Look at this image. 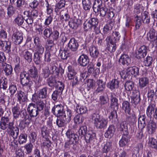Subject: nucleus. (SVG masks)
<instances>
[{"label": "nucleus", "instance_id": "f257e3e1", "mask_svg": "<svg viewBox=\"0 0 157 157\" xmlns=\"http://www.w3.org/2000/svg\"><path fill=\"white\" fill-rule=\"evenodd\" d=\"M79 136H84L85 141L87 144H93L96 139V134L91 131H88L87 127L83 125L80 127L78 131Z\"/></svg>", "mask_w": 157, "mask_h": 157}, {"label": "nucleus", "instance_id": "f03ea898", "mask_svg": "<svg viewBox=\"0 0 157 157\" xmlns=\"http://www.w3.org/2000/svg\"><path fill=\"white\" fill-rule=\"evenodd\" d=\"M92 119L94 121V124L97 128L98 129L106 128L108 120L106 118L100 117L98 113H93L92 117Z\"/></svg>", "mask_w": 157, "mask_h": 157}, {"label": "nucleus", "instance_id": "7ed1b4c3", "mask_svg": "<svg viewBox=\"0 0 157 157\" xmlns=\"http://www.w3.org/2000/svg\"><path fill=\"white\" fill-rule=\"evenodd\" d=\"M139 68L136 66L128 67L126 70L125 74H124L121 75V78L124 79L126 78H128V76L136 77L139 75Z\"/></svg>", "mask_w": 157, "mask_h": 157}, {"label": "nucleus", "instance_id": "20e7f679", "mask_svg": "<svg viewBox=\"0 0 157 157\" xmlns=\"http://www.w3.org/2000/svg\"><path fill=\"white\" fill-rule=\"evenodd\" d=\"M47 83L48 85L50 87V88L52 89V90L54 87L56 86V85H59V84L61 85V86L59 87V89L61 91H63V90L64 86L63 83L59 81L57 82L55 78L52 76L50 77L47 79Z\"/></svg>", "mask_w": 157, "mask_h": 157}, {"label": "nucleus", "instance_id": "39448f33", "mask_svg": "<svg viewBox=\"0 0 157 157\" xmlns=\"http://www.w3.org/2000/svg\"><path fill=\"white\" fill-rule=\"evenodd\" d=\"M146 114L148 117L151 118L152 115L153 117L157 120V107L154 104H151L147 107Z\"/></svg>", "mask_w": 157, "mask_h": 157}, {"label": "nucleus", "instance_id": "423d86ee", "mask_svg": "<svg viewBox=\"0 0 157 157\" xmlns=\"http://www.w3.org/2000/svg\"><path fill=\"white\" fill-rule=\"evenodd\" d=\"M13 125L14 123L13 122L9 123V130L8 131V134L15 140L17 138L19 133V129L17 127H14Z\"/></svg>", "mask_w": 157, "mask_h": 157}, {"label": "nucleus", "instance_id": "0eeeda50", "mask_svg": "<svg viewBox=\"0 0 157 157\" xmlns=\"http://www.w3.org/2000/svg\"><path fill=\"white\" fill-rule=\"evenodd\" d=\"M33 49L35 51V53L42 55L44 51V48L40 43L39 38L36 37L34 39Z\"/></svg>", "mask_w": 157, "mask_h": 157}, {"label": "nucleus", "instance_id": "6e6552de", "mask_svg": "<svg viewBox=\"0 0 157 157\" xmlns=\"http://www.w3.org/2000/svg\"><path fill=\"white\" fill-rule=\"evenodd\" d=\"M27 110L31 117H36L40 112L36 108V105L33 103H30L28 105Z\"/></svg>", "mask_w": 157, "mask_h": 157}, {"label": "nucleus", "instance_id": "1a4fd4ad", "mask_svg": "<svg viewBox=\"0 0 157 157\" xmlns=\"http://www.w3.org/2000/svg\"><path fill=\"white\" fill-rule=\"evenodd\" d=\"M52 91L51 89L49 88L47 86L44 87L39 90L38 97L39 98L41 99H46Z\"/></svg>", "mask_w": 157, "mask_h": 157}, {"label": "nucleus", "instance_id": "9d476101", "mask_svg": "<svg viewBox=\"0 0 157 157\" xmlns=\"http://www.w3.org/2000/svg\"><path fill=\"white\" fill-rule=\"evenodd\" d=\"M121 36L118 32H114L112 33V36H108L106 39V41L110 43H116L120 39Z\"/></svg>", "mask_w": 157, "mask_h": 157}, {"label": "nucleus", "instance_id": "9b49d317", "mask_svg": "<svg viewBox=\"0 0 157 157\" xmlns=\"http://www.w3.org/2000/svg\"><path fill=\"white\" fill-rule=\"evenodd\" d=\"M63 111V106L61 104L55 105L52 109V113L57 116H62Z\"/></svg>", "mask_w": 157, "mask_h": 157}, {"label": "nucleus", "instance_id": "f8f14e48", "mask_svg": "<svg viewBox=\"0 0 157 157\" xmlns=\"http://www.w3.org/2000/svg\"><path fill=\"white\" fill-rule=\"evenodd\" d=\"M12 37L14 40V42L16 44H20L23 40V33L19 31L14 33Z\"/></svg>", "mask_w": 157, "mask_h": 157}, {"label": "nucleus", "instance_id": "ddd939ff", "mask_svg": "<svg viewBox=\"0 0 157 157\" xmlns=\"http://www.w3.org/2000/svg\"><path fill=\"white\" fill-rule=\"evenodd\" d=\"M20 55L29 62H31L32 60V53L27 50L21 51Z\"/></svg>", "mask_w": 157, "mask_h": 157}, {"label": "nucleus", "instance_id": "4468645a", "mask_svg": "<svg viewBox=\"0 0 157 157\" xmlns=\"http://www.w3.org/2000/svg\"><path fill=\"white\" fill-rule=\"evenodd\" d=\"M147 128L149 134L154 133L157 128L156 123L153 121H150L147 125Z\"/></svg>", "mask_w": 157, "mask_h": 157}, {"label": "nucleus", "instance_id": "2eb2a0df", "mask_svg": "<svg viewBox=\"0 0 157 157\" xmlns=\"http://www.w3.org/2000/svg\"><path fill=\"white\" fill-rule=\"evenodd\" d=\"M148 40L156 44L157 42V33H156L154 29H151L147 34Z\"/></svg>", "mask_w": 157, "mask_h": 157}, {"label": "nucleus", "instance_id": "dca6fc26", "mask_svg": "<svg viewBox=\"0 0 157 157\" xmlns=\"http://www.w3.org/2000/svg\"><path fill=\"white\" fill-rule=\"evenodd\" d=\"M79 45L78 43L74 38H72L70 40L68 44V47L72 51H75L78 48Z\"/></svg>", "mask_w": 157, "mask_h": 157}, {"label": "nucleus", "instance_id": "f3484780", "mask_svg": "<svg viewBox=\"0 0 157 157\" xmlns=\"http://www.w3.org/2000/svg\"><path fill=\"white\" fill-rule=\"evenodd\" d=\"M110 105L112 108L115 109V108L117 109L118 106V101L116 98L115 94L113 93L110 94Z\"/></svg>", "mask_w": 157, "mask_h": 157}, {"label": "nucleus", "instance_id": "a211bd4d", "mask_svg": "<svg viewBox=\"0 0 157 157\" xmlns=\"http://www.w3.org/2000/svg\"><path fill=\"white\" fill-rule=\"evenodd\" d=\"M148 49L147 47L145 46H141L138 49V54H137V57L140 58H143L146 56Z\"/></svg>", "mask_w": 157, "mask_h": 157}, {"label": "nucleus", "instance_id": "6ab92c4d", "mask_svg": "<svg viewBox=\"0 0 157 157\" xmlns=\"http://www.w3.org/2000/svg\"><path fill=\"white\" fill-rule=\"evenodd\" d=\"M78 61V63L81 66H86L89 62L88 56L85 54H82L79 57Z\"/></svg>", "mask_w": 157, "mask_h": 157}, {"label": "nucleus", "instance_id": "aec40b11", "mask_svg": "<svg viewBox=\"0 0 157 157\" xmlns=\"http://www.w3.org/2000/svg\"><path fill=\"white\" fill-rule=\"evenodd\" d=\"M115 130L116 128L114 125H110L105 133V137L107 138H111L113 136Z\"/></svg>", "mask_w": 157, "mask_h": 157}, {"label": "nucleus", "instance_id": "412c9836", "mask_svg": "<svg viewBox=\"0 0 157 157\" xmlns=\"http://www.w3.org/2000/svg\"><path fill=\"white\" fill-rule=\"evenodd\" d=\"M119 62L123 65L128 66L131 63V59L127 55L123 54L119 60Z\"/></svg>", "mask_w": 157, "mask_h": 157}, {"label": "nucleus", "instance_id": "4be33fe9", "mask_svg": "<svg viewBox=\"0 0 157 157\" xmlns=\"http://www.w3.org/2000/svg\"><path fill=\"white\" fill-rule=\"evenodd\" d=\"M90 55L94 59H97L99 55V52L97 47L92 46L89 49Z\"/></svg>", "mask_w": 157, "mask_h": 157}, {"label": "nucleus", "instance_id": "5701e85b", "mask_svg": "<svg viewBox=\"0 0 157 157\" xmlns=\"http://www.w3.org/2000/svg\"><path fill=\"white\" fill-rule=\"evenodd\" d=\"M97 87L96 90L97 93L103 91L105 88V83L102 79H99L96 81Z\"/></svg>", "mask_w": 157, "mask_h": 157}, {"label": "nucleus", "instance_id": "b1692460", "mask_svg": "<svg viewBox=\"0 0 157 157\" xmlns=\"http://www.w3.org/2000/svg\"><path fill=\"white\" fill-rule=\"evenodd\" d=\"M120 82L117 79H114L108 83V87L111 90H113L117 88L119 86Z\"/></svg>", "mask_w": 157, "mask_h": 157}, {"label": "nucleus", "instance_id": "393cba45", "mask_svg": "<svg viewBox=\"0 0 157 157\" xmlns=\"http://www.w3.org/2000/svg\"><path fill=\"white\" fill-rule=\"evenodd\" d=\"M2 67L7 75H10L12 74L13 69L10 65L7 64L6 63H2Z\"/></svg>", "mask_w": 157, "mask_h": 157}, {"label": "nucleus", "instance_id": "a878e982", "mask_svg": "<svg viewBox=\"0 0 157 157\" xmlns=\"http://www.w3.org/2000/svg\"><path fill=\"white\" fill-rule=\"evenodd\" d=\"M146 116L145 114L140 116L138 119V127L142 129L146 126L145 119Z\"/></svg>", "mask_w": 157, "mask_h": 157}, {"label": "nucleus", "instance_id": "bb28decb", "mask_svg": "<svg viewBox=\"0 0 157 157\" xmlns=\"http://www.w3.org/2000/svg\"><path fill=\"white\" fill-rule=\"evenodd\" d=\"M102 6V2L101 0H95L94 1L93 8L95 12H98L99 9Z\"/></svg>", "mask_w": 157, "mask_h": 157}, {"label": "nucleus", "instance_id": "cd10ccee", "mask_svg": "<svg viewBox=\"0 0 157 157\" xmlns=\"http://www.w3.org/2000/svg\"><path fill=\"white\" fill-rule=\"evenodd\" d=\"M68 51L67 48H60L59 50V56L63 59H66L69 56Z\"/></svg>", "mask_w": 157, "mask_h": 157}, {"label": "nucleus", "instance_id": "c85d7f7f", "mask_svg": "<svg viewBox=\"0 0 157 157\" xmlns=\"http://www.w3.org/2000/svg\"><path fill=\"white\" fill-rule=\"evenodd\" d=\"M20 108L18 105H17L12 108V111L13 114V118L15 119L18 118L20 115Z\"/></svg>", "mask_w": 157, "mask_h": 157}, {"label": "nucleus", "instance_id": "c756f323", "mask_svg": "<svg viewBox=\"0 0 157 157\" xmlns=\"http://www.w3.org/2000/svg\"><path fill=\"white\" fill-rule=\"evenodd\" d=\"M132 102L136 105L138 104L140 101V93L138 90L133 92Z\"/></svg>", "mask_w": 157, "mask_h": 157}, {"label": "nucleus", "instance_id": "7c9ffc66", "mask_svg": "<svg viewBox=\"0 0 157 157\" xmlns=\"http://www.w3.org/2000/svg\"><path fill=\"white\" fill-rule=\"evenodd\" d=\"M63 119L67 122H69L71 120V117L72 116L71 110L67 109L66 111H63L62 115Z\"/></svg>", "mask_w": 157, "mask_h": 157}, {"label": "nucleus", "instance_id": "2f4dec72", "mask_svg": "<svg viewBox=\"0 0 157 157\" xmlns=\"http://www.w3.org/2000/svg\"><path fill=\"white\" fill-rule=\"evenodd\" d=\"M60 19L63 21H67L69 20L70 17L67 10H63L60 12Z\"/></svg>", "mask_w": 157, "mask_h": 157}, {"label": "nucleus", "instance_id": "473e14b6", "mask_svg": "<svg viewBox=\"0 0 157 157\" xmlns=\"http://www.w3.org/2000/svg\"><path fill=\"white\" fill-rule=\"evenodd\" d=\"M130 138L128 135L123 134L122 138L119 141V144L121 147H123L127 144L129 141Z\"/></svg>", "mask_w": 157, "mask_h": 157}, {"label": "nucleus", "instance_id": "72a5a7b5", "mask_svg": "<svg viewBox=\"0 0 157 157\" xmlns=\"http://www.w3.org/2000/svg\"><path fill=\"white\" fill-rule=\"evenodd\" d=\"M118 128L121 131L123 132V134H128L127 124L125 122L123 121L121 122L119 125Z\"/></svg>", "mask_w": 157, "mask_h": 157}, {"label": "nucleus", "instance_id": "f704fd0d", "mask_svg": "<svg viewBox=\"0 0 157 157\" xmlns=\"http://www.w3.org/2000/svg\"><path fill=\"white\" fill-rule=\"evenodd\" d=\"M21 82L23 86H28L29 89L31 88L33 84V82L30 80L29 77L24 78L21 80Z\"/></svg>", "mask_w": 157, "mask_h": 157}, {"label": "nucleus", "instance_id": "c9c22d12", "mask_svg": "<svg viewBox=\"0 0 157 157\" xmlns=\"http://www.w3.org/2000/svg\"><path fill=\"white\" fill-rule=\"evenodd\" d=\"M0 87L3 90H6L8 87V80L5 77L0 78Z\"/></svg>", "mask_w": 157, "mask_h": 157}, {"label": "nucleus", "instance_id": "e433bc0d", "mask_svg": "<svg viewBox=\"0 0 157 157\" xmlns=\"http://www.w3.org/2000/svg\"><path fill=\"white\" fill-rule=\"evenodd\" d=\"M122 107L125 113L130 114L131 107L129 102L127 101H124L122 103Z\"/></svg>", "mask_w": 157, "mask_h": 157}, {"label": "nucleus", "instance_id": "4c0bfd02", "mask_svg": "<svg viewBox=\"0 0 157 157\" xmlns=\"http://www.w3.org/2000/svg\"><path fill=\"white\" fill-rule=\"evenodd\" d=\"M16 96L20 102L25 101L26 99L25 94L21 91H18L16 94Z\"/></svg>", "mask_w": 157, "mask_h": 157}, {"label": "nucleus", "instance_id": "58836bf2", "mask_svg": "<svg viewBox=\"0 0 157 157\" xmlns=\"http://www.w3.org/2000/svg\"><path fill=\"white\" fill-rule=\"evenodd\" d=\"M57 117L56 120V123L57 126L59 127H61L64 126L65 121L63 119L62 116H57Z\"/></svg>", "mask_w": 157, "mask_h": 157}, {"label": "nucleus", "instance_id": "ea45409f", "mask_svg": "<svg viewBox=\"0 0 157 157\" xmlns=\"http://www.w3.org/2000/svg\"><path fill=\"white\" fill-rule=\"evenodd\" d=\"M149 83L148 78L146 77H142L139 79V86L141 88L146 86Z\"/></svg>", "mask_w": 157, "mask_h": 157}, {"label": "nucleus", "instance_id": "a19ab883", "mask_svg": "<svg viewBox=\"0 0 157 157\" xmlns=\"http://www.w3.org/2000/svg\"><path fill=\"white\" fill-rule=\"evenodd\" d=\"M29 76L33 78L38 75L37 68L35 66H32L28 71Z\"/></svg>", "mask_w": 157, "mask_h": 157}, {"label": "nucleus", "instance_id": "79ce46f5", "mask_svg": "<svg viewBox=\"0 0 157 157\" xmlns=\"http://www.w3.org/2000/svg\"><path fill=\"white\" fill-rule=\"evenodd\" d=\"M148 144L150 147L157 150V141L154 138H150Z\"/></svg>", "mask_w": 157, "mask_h": 157}, {"label": "nucleus", "instance_id": "37998d69", "mask_svg": "<svg viewBox=\"0 0 157 157\" xmlns=\"http://www.w3.org/2000/svg\"><path fill=\"white\" fill-rule=\"evenodd\" d=\"M33 147V145L32 143H29L25 145L24 148L25 150V152L26 154H29L32 152Z\"/></svg>", "mask_w": 157, "mask_h": 157}, {"label": "nucleus", "instance_id": "c03bdc74", "mask_svg": "<svg viewBox=\"0 0 157 157\" xmlns=\"http://www.w3.org/2000/svg\"><path fill=\"white\" fill-rule=\"evenodd\" d=\"M75 110L77 113L80 114L85 113L87 111L86 107L82 105L79 106L78 104L77 105Z\"/></svg>", "mask_w": 157, "mask_h": 157}, {"label": "nucleus", "instance_id": "a18cd8bd", "mask_svg": "<svg viewBox=\"0 0 157 157\" xmlns=\"http://www.w3.org/2000/svg\"><path fill=\"white\" fill-rule=\"evenodd\" d=\"M134 86V83L132 81H128L125 83L124 86L125 90L128 91L132 90Z\"/></svg>", "mask_w": 157, "mask_h": 157}, {"label": "nucleus", "instance_id": "49530a36", "mask_svg": "<svg viewBox=\"0 0 157 157\" xmlns=\"http://www.w3.org/2000/svg\"><path fill=\"white\" fill-rule=\"evenodd\" d=\"M27 135L26 134H21L19 136L18 142L20 144H23L26 142L27 140Z\"/></svg>", "mask_w": 157, "mask_h": 157}, {"label": "nucleus", "instance_id": "de8ad7c7", "mask_svg": "<svg viewBox=\"0 0 157 157\" xmlns=\"http://www.w3.org/2000/svg\"><path fill=\"white\" fill-rule=\"evenodd\" d=\"M54 41L53 40H50L48 39L47 40L46 42V47L48 50H52L54 48Z\"/></svg>", "mask_w": 157, "mask_h": 157}, {"label": "nucleus", "instance_id": "09e8293b", "mask_svg": "<svg viewBox=\"0 0 157 157\" xmlns=\"http://www.w3.org/2000/svg\"><path fill=\"white\" fill-rule=\"evenodd\" d=\"M63 91L56 90L54 91L52 95V98L54 101L57 100L59 99L60 94Z\"/></svg>", "mask_w": 157, "mask_h": 157}, {"label": "nucleus", "instance_id": "8fccbe9b", "mask_svg": "<svg viewBox=\"0 0 157 157\" xmlns=\"http://www.w3.org/2000/svg\"><path fill=\"white\" fill-rule=\"evenodd\" d=\"M36 106L39 111H41L42 110L45 105V103L43 100H40L36 103Z\"/></svg>", "mask_w": 157, "mask_h": 157}, {"label": "nucleus", "instance_id": "3c124183", "mask_svg": "<svg viewBox=\"0 0 157 157\" xmlns=\"http://www.w3.org/2000/svg\"><path fill=\"white\" fill-rule=\"evenodd\" d=\"M142 20L143 23L148 24L150 22V16L146 13H144L142 15Z\"/></svg>", "mask_w": 157, "mask_h": 157}, {"label": "nucleus", "instance_id": "603ef678", "mask_svg": "<svg viewBox=\"0 0 157 157\" xmlns=\"http://www.w3.org/2000/svg\"><path fill=\"white\" fill-rule=\"evenodd\" d=\"M142 17L138 15L136 16L135 17V21L136 22V28L137 29L139 28L141 25L143 21L142 20Z\"/></svg>", "mask_w": 157, "mask_h": 157}, {"label": "nucleus", "instance_id": "864d4df0", "mask_svg": "<svg viewBox=\"0 0 157 157\" xmlns=\"http://www.w3.org/2000/svg\"><path fill=\"white\" fill-rule=\"evenodd\" d=\"M112 29V27L110 24H107L105 25L103 28V32L105 36L108 33H109L111 32V31Z\"/></svg>", "mask_w": 157, "mask_h": 157}, {"label": "nucleus", "instance_id": "5fc2aeb1", "mask_svg": "<svg viewBox=\"0 0 157 157\" xmlns=\"http://www.w3.org/2000/svg\"><path fill=\"white\" fill-rule=\"evenodd\" d=\"M7 14L9 17H11L15 13V10L14 7L11 6H9L7 8Z\"/></svg>", "mask_w": 157, "mask_h": 157}, {"label": "nucleus", "instance_id": "6e6d98bb", "mask_svg": "<svg viewBox=\"0 0 157 157\" xmlns=\"http://www.w3.org/2000/svg\"><path fill=\"white\" fill-rule=\"evenodd\" d=\"M14 21L18 26H21L24 23V18L21 15L18 16L15 19Z\"/></svg>", "mask_w": 157, "mask_h": 157}, {"label": "nucleus", "instance_id": "4d7b16f0", "mask_svg": "<svg viewBox=\"0 0 157 157\" xmlns=\"http://www.w3.org/2000/svg\"><path fill=\"white\" fill-rule=\"evenodd\" d=\"M152 57L147 56L144 61V65L145 66H150L152 63Z\"/></svg>", "mask_w": 157, "mask_h": 157}, {"label": "nucleus", "instance_id": "13d9d810", "mask_svg": "<svg viewBox=\"0 0 157 157\" xmlns=\"http://www.w3.org/2000/svg\"><path fill=\"white\" fill-rule=\"evenodd\" d=\"M42 55L37 53H34L33 56V60L36 64H39L41 62V56Z\"/></svg>", "mask_w": 157, "mask_h": 157}, {"label": "nucleus", "instance_id": "bf43d9fd", "mask_svg": "<svg viewBox=\"0 0 157 157\" xmlns=\"http://www.w3.org/2000/svg\"><path fill=\"white\" fill-rule=\"evenodd\" d=\"M11 43L9 41H6L2 50L7 52L10 51Z\"/></svg>", "mask_w": 157, "mask_h": 157}, {"label": "nucleus", "instance_id": "052dcab7", "mask_svg": "<svg viewBox=\"0 0 157 157\" xmlns=\"http://www.w3.org/2000/svg\"><path fill=\"white\" fill-rule=\"evenodd\" d=\"M74 120V122L76 124H79L83 122L84 118L82 115H77L75 117Z\"/></svg>", "mask_w": 157, "mask_h": 157}, {"label": "nucleus", "instance_id": "680f3d73", "mask_svg": "<svg viewBox=\"0 0 157 157\" xmlns=\"http://www.w3.org/2000/svg\"><path fill=\"white\" fill-rule=\"evenodd\" d=\"M52 40L55 41H57L59 37V33L57 30H54L52 32L51 35Z\"/></svg>", "mask_w": 157, "mask_h": 157}, {"label": "nucleus", "instance_id": "e2e57ef3", "mask_svg": "<svg viewBox=\"0 0 157 157\" xmlns=\"http://www.w3.org/2000/svg\"><path fill=\"white\" fill-rule=\"evenodd\" d=\"M41 134L43 138H46L47 136L48 135L49 131L47 128L43 126L41 128Z\"/></svg>", "mask_w": 157, "mask_h": 157}, {"label": "nucleus", "instance_id": "0e129e2a", "mask_svg": "<svg viewBox=\"0 0 157 157\" xmlns=\"http://www.w3.org/2000/svg\"><path fill=\"white\" fill-rule=\"evenodd\" d=\"M36 136L37 135L35 132H31L29 136L30 142L33 143L35 142L36 139Z\"/></svg>", "mask_w": 157, "mask_h": 157}, {"label": "nucleus", "instance_id": "69168bd1", "mask_svg": "<svg viewBox=\"0 0 157 157\" xmlns=\"http://www.w3.org/2000/svg\"><path fill=\"white\" fill-rule=\"evenodd\" d=\"M52 32V30L51 28H46L44 31L43 34L46 37L48 38L51 36Z\"/></svg>", "mask_w": 157, "mask_h": 157}, {"label": "nucleus", "instance_id": "338daca9", "mask_svg": "<svg viewBox=\"0 0 157 157\" xmlns=\"http://www.w3.org/2000/svg\"><path fill=\"white\" fill-rule=\"evenodd\" d=\"M92 26L95 29L98 25V20L96 18H92L89 21Z\"/></svg>", "mask_w": 157, "mask_h": 157}, {"label": "nucleus", "instance_id": "774afa93", "mask_svg": "<svg viewBox=\"0 0 157 157\" xmlns=\"http://www.w3.org/2000/svg\"><path fill=\"white\" fill-rule=\"evenodd\" d=\"M107 11V8L105 6H103L98 10V11L100 12V15L103 17L105 16Z\"/></svg>", "mask_w": 157, "mask_h": 157}]
</instances>
